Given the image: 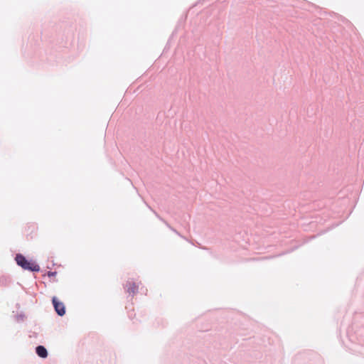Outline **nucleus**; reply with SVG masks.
<instances>
[{
	"label": "nucleus",
	"mask_w": 364,
	"mask_h": 364,
	"mask_svg": "<svg viewBox=\"0 0 364 364\" xmlns=\"http://www.w3.org/2000/svg\"><path fill=\"white\" fill-rule=\"evenodd\" d=\"M16 263L24 269L31 270L32 272H39L40 267L38 264L33 262L28 261L22 255H17L16 256Z\"/></svg>",
	"instance_id": "1"
},
{
	"label": "nucleus",
	"mask_w": 364,
	"mask_h": 364,
	"mask_svg": "<svg viewBox=\"0 0 364 364\" xmlns=\"http://www.w3.org/2000/svg\"><path fill=\"white\" fill-rule=\"evenodd\" d=\"M52 302L54 306L55 310L56 313L59 316H63L65 314V307L63 302L60 301L57 297L53 296L52 299Z\"/></svg>",
	"instance_id": "2"
},
{
	"label": "nucleus",
	"mask_w": 364,
	"mask_h": 364,
	"mask_svg": "<svg viewBox=\"0 0 364 364\" xmlns=\"http://www.w3.org/2000/svg\"><path fill=\"white\" fill-rule=\"evenodd\" d=\"M36 353L38 354V355L41 358H46L47 355H48V352H47V350L46 349L45 347H43V346H38L37 348H36Z\"/></svg>",
	"instance_id": "3"
},
{
	"label": "nucleus",
	"mask_w": 364,
	"mask_h": 364,
	"mask_svg": "<svg viewBox=\"0 0 364 364\" xmlns=\"http://www.w3.org/2000/svg\"><path fill=\"white\" fill-rule=\"evenodd\" d=\"M127 292L129 294H134L137 289H138V287L136 285V284L134 282H128V284H127Z\"/></svg>",
	"instance_id": "4"
},
{
	"label": "nucleus",
	"mask_w": 364,
	"mask_h": 364,
	"mask_svg": "<svg viewBox=\"0 0 364 364\" xmlns=\"http://www.w3.org/2000/svg\"><path fill=\"white\" fill-rule=\"evenodd\" d=\"M56 273L55 272H49L48 275L49 276H53L55 275Z\"/></svg>",
	"instance_id": "5"
}]
</instances>
